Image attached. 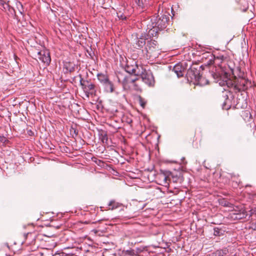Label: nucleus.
Here are the masks:
<instances>
[{
    "label": "nucleus",
    "instance_id": "31",
    "mask_svg": "<svg viewBox=\"0 0 256 256\" xmlns=\"http://www.w3.org/2000/svg\"><path fill=\"white\" fill-rule=\"evenodd\" d=\"M138 102H139V104L140 105V106H142L143 108H144L146 104V102L144 100V99L143 98L140 96L138 97Z\"/></svg>",
    "mask_w": 256,
    "mask_h": 256
},
{
    "label": "nucleus",
    "instance_id": "37",
    "mask_svg": "<svg viewBox=\"0 0 256 256\" xmlns=\"http://www.w3.org/2000/svg\"><path fill=\"white\" fill-rule=\"evenodd\" d=\"M126 254L130 256H133L136 255V252L134 250H128L126 251Z\"/></svg>",
    "mask_w": 256,
    "mask_h": 256
},
{
    "label": "nucleus",
    "instance_id": "26",
    "mask_svg": "<svg viewBox=\"0 0 256 256\" xmlns=\"http://www.w3.org/2000/svg\"><path fill=\"white\" fill-rule=\"evenodd\" d=\"M16 8L18 10V11L19 12L20 14L22 16H24V6H23V5L20 2H16Z\"/></svg>",
    "mask_w": 256,
    "mask_h": 256
},
{
    "label": "nucleus",
    "instance_id": "18",
    "mask_svg": "<svg viewBox=\"0 0 256 256\" xmlns=\"http://www.w3.org/2000/svg\"><path fill=\"white\" fill-rule=\"evenodd\" d=\"M214 56H215V62H216L218 60H220V62H222L228 58L227 54L224 52H218L216 54H214Z\"/></svg>",
    "mask_w": 256,
    "mask_h": 256
},
{
    "label": "nucleus",
    "instance_id": "12",
    "mask_svg": "<svg viewBox=\"0 0 256 256\" xmlns=\"http://www.w3.org/2000/svg\"><path fill=\"white\" fill-rule=\"evenodd\" d=\"M172 71L176 74L178 78L184 76L185 73V68L182 63L176 64L173 68Z\"/></svg>",
    "mask_w": 256,
    "mask_h": 256
},
{
    "label": "nucleus",
    "instance_id": "44",
    "mask_svg": "<svg viewBox=\"0 0 256 256\" xmlns=\"http://www.w3.org/2000/svg\"><path fill=\"white\" fill-rule=\"evenodd\" d=\"M103 207H100V208H101V210H102V208Z\"/></svg>",
    "mask_w": 256,
    "mask_h": 256
},
{
    "label": "nucleus",
    "instance_id": "6",
    "mask_svg": "<svg viewBox=\"0 0 256 256\" xmlns=\"http://www.w3.org/2000/svg\"><path fill=\"white\" fill-rule=\"evenodd\" d=\"M238 70L239 71V74H238V76H235L234 90L238 92L244 91L250 86V82L245 78L244 72H242L240 69Z\"/></svg>",
    "mask_w": 256,
    "mask_h": 256
},
{
    "label": "nucleus",
    "instance_id": "2",
    "mask_svg": "<svg viewBox=\"0 0 256 256\" xmlns=\"http://www.w3.org/2000/svg\"><path fill=\"white\" fill-rule=\"evenodd\" d=\"M204 70L203 66H199L198 64H192L189 68L186 74V78L188 82L190 84H194L196 82V80L201 74Z\"/></svg>",
    "mask_w": 256,
    "mask_h": 256
},
{
    "label": "nucleus",
    "instance_id": "41",
    "mask_svg": "<svg viewBox=\"0 0 256 256\" xmlns=\"http://www.w3.org/2000/svg\"><path fill=\"white\" fill-rule=\"evenodd\" d=\"M252 228L254 230H256V222L252 224Z\"/></svg>",
    "mask_w": 256,
    "mask_h": 256
},
{
    "label": "nucleus",
    "instance_id": "17",
    "mask_svg": "<svg viewBox=\"0 0 256 256\" xmlns=\"http://www.w3.org/2000/svg\"><path fill=\"white\" fill-rule=\"evenodd\" d=\"M202 73L198 78L196 80V82L194 84V85H199L200 86H204L208 84V80L206 78L202 76Z\"/></svg>",
    "mask_w": 256,
    "mask_h": 256
},
{
    "label": "nucleus",
    "instance_id": "36",
    "mask_svg": "<svg viewBox=\"0 0 256 256\" xmlns=\"http://www.w3.org/2000/svg\"><path fill=\"white\" fill-rule=\"evenodd\" d=\"M134 2L140 8H144V4L142 0H134Z\"/></svg>",
    "mask_w": 256,
    "mask_h": 256
},
{
    "label": "nucleus",
    "instance_id": "9",
    "mask_svg": "<svg viewBox=\"0 0 256 256\" xmlns=\"http://www.w3.org/2000/svg\"><path fill=\"white\" fill-rule=\"evenodd\" d=\"M81 250V247H66L57 254L59 256H78Z\"/></svg>",
    "mask_w": 256,
    "mask_h": 256
},
{
    "label": "nucleus",
    "instance_id": "32",
    "mask_svg": "<svg viewBox=\"0 0 256 256\" xmlns=\"http://www.w3.org/2000/svg\"><path fill=\"white\" fill-rule=\"evenodd\" d=\"M70 132L73 138L78 134V130L73 127H72L70 129Z\"/></svg>",
    "mask_w": 256,
    "mask_h": 256
},
{
    "label": "nucleus",
    "instance_id": "1",
    "mask_svg": "<svg viewBox=\"0 0 256 256\" xmlns=\"http://www.w3.org/2000/svg\"><path fill=\"white\" fill-rule=\"evenodd\" d=\"M209 74L213 77L214 80H217L218 81H220L219 84L221 86L226 84L229 88H233L234 89L235 83V76L233 79L229 78L228 74L220 70V72H209Z\"/></svg>",
    "mask_w": 256,
    "mask_h": 256
},
{
    "label": "nucleus",
    "instance_id": "16",
    "mask_svg": "<svg viewBox=\"0 0 256 256\" xmlns=\"http://www.w3.org/2000/svg\"><path fill=\"white\" fill-rule=\"evenodd\" d=\"M122 206V204L116 202L115 200H111L108 204L106 209L108 210H114Z\"/></svg>",
    "mask_w": 256,
    "mask_h": 256
},
{
    "label": "nucleus",
    "instance_id": "23",
    "mask_svg": "<svg viewBox=\"0 0 256 256\" xmlns=\"http://www.w3.org/2000/svg\"><path fill=\"white\" fill-rule=\"evenodd\" d=\"M98 79L102 84H103L108 80H109L107 75L103 74H97Z\"/></svg>",
    "mask_w": 256,
    "mask_h": 256
},
{
    "label": "nucleus",
    "instance_id": "30",
    "mask_svg": "<svg viewBox=\"0 0 256 256\" xmlns=\"http://www.w3.org/2000/svg\"><path fill=\"white\" fill-rule=\"evenodd\" d=\"M214 58L215 56H213V58L211 60V58H207L206 60H205L203 61V62L206 66H210L212 64H214Z\"/></svg>",
    "mask_w": 256,
    "mask_h": 256
},
{
    "label": "nucleus",
    "instance_id": "28",
    "mask_svg": "<svg viewBox=\"0 0 256 256\" xmlns=\"http://www.w3.org/2000/svg\"><path fill=\"white\" fill-rule=\"evenodd\" d=\"M132 89L137 92H142V89L136 81L132 83Z\"/></svg>",
    "mask_w": 256,
    "mask_h": 256
},
{
    "label": "nucleus",
    "instance_id": "15",
    "mask_svg": "<svg viewBox=\"0 0 256 256\" xmlns=\"http://www.w3.org/2000/svg\"><path fill=\"white\" fill-rule=\"evenodd\" d=\"M105 92H107L112 93L114 92V86L112 82L110 80H108L106 82L102 84Z\"/></svg>",
    "mask_w": 256,
    "mask_h": 256
},
{
    "label": "nucleus",
    "instance_id": "25",
    "mask_svg": "<svg viewBox=\"0 0 256 256\" xmlns=\"http://www.w3.org/2000/svg\"><path fill=\"white\" fill-rule=\"evenodd\" d=\"M228 252V249L226 248H225L222 250H217L214 252V256H224L226 255Z\"/></svg>",
    "mask_w": 256,
    "mask_h": 256
},
{
    "label": "nucleus",
    "instance_id": "13",
    "mask_svg": "<svg viewBox=\"0 0 256 256\" xmlns=\"http://www.w3.org/2000/svg\"><path fill=\"white\" fill-rule=\"evenodd\" d=\"M140 66L136 64L134 65H129L128 64L125 67V70L130 74H133L137 76V72L140 70Z\"/></svg>",
    "mask_w": 256,
    "mask_h": 256
},
{
    "label": "nucleus",
    "instance_id": "7",
    "mask_svg": "<svg viewBox=\"0 0 256 256\" xmlns=\"http://www.w3.org/2000/svg\"><path fill=\"white\" fill-rule=\"evenodd\" d=\"M141 70L137 72V76H140L142 82L148 86H153L154 84V76L150 70L144 69L142 66H140Z\"/></svg>",
    "mask_w": 256,
    "mask_h": 256
},
{
    "label": "nucleus",
    "instance_id": "24",
    "mask_svg": "<svg viewBox=\"0 0 256 256\" xmlns=\"http://www.w3.org/2000/svg\"><path fill=\"white\" fill-rule=\"evenodd\" d=\"M152 28H150L148 31V34L152 37L156 36L158 35V31L161 30H158L156 26H154L152 24Z\"/></svg>",
    "mask_w": 256,
    "mask_h": 256
},
{
    "label": "nucleus",
    "instance_id": "33",
    "mask_svg": "<svg viewBox=\"0 0 256 256\" xmlns=\"http://www.w3.org/2000/svg\"><path fill=\"white\" fill-rule=\"evenodd\" d=\"M220 204L224 206H227V207H231V206L232 205V204L228 202L227 200H222V201L220 202Z\"/></svg>",
    "mask_w": 256,
    "mask_h": 256
},
{
    "label": "nucleus",
    "instance_id": "35",
    "mask_svg": "<svg viewBox=\"0 0 256 256\" xmlns=\"http://www.w3.org/2000/svg\"><path fill=\"white\" fill-rule=\"evenodd\" d=\"M117 16L120 19L122 20H126L127 18L126 16L122 13L120 10L117 12Z\"/></svg>",
    "mask_w": 256,
    "mask_h": 256
},
{
    "label": "nucleus",
    "instance_id": "42",
    "mask_svg": "<svg viewBox=\"0 0 256 256\" xmlns=\"http://www.w3.org/2000/svg\"><path fill=\"white\" fill-rule=\"evenodd\" d=\"M222 62H220V60H218L216 62H214V64L218 65V66H220V64Z\"/></svg>",
    "mask_w": 256,
    "mask_h": 256
},
{
    "label": "nucleus",
    "instance_id": "3",
    "mask_svg": "<svg viewBox=\"0 0 256 256\" xmlns=\"http://www.w3.org/2000/svg\"><path fill=\"white\" fill-rule=\"evenodd\" d=\"M162 172L163 174L162 176V177L164 181V184L168 183V180L170 182L180 184L184 181V178L181 172H170L169 170H164Z\"/></svg>",
    "mask_w": 256,
    "mask_h": 256
},
{
    "label": "nucleus",
    "instance_id": "5",
    "mask_svg": "<svg viewBox=\"0 0 256 256\" xmlns=\"http://www.w3.org/2000/svg\"><path fill=\"white\" fill-rule=\"evenodd\" d=\"M146 54L150 58H158L160 54V48L157 41L151 40L148 41L146 46Z\"/></svg>",
    "mask_w": 256,
    "mask_h": 256
},
{
    "label": "nucleus",
    "instance_id": "19",
    "mask_svg": "<svg viewBox=\"0 0 256 256\" xmlns=\"http://www.w3.org/2000/svg\"><path fill=\"white\" fill-rule=\"evenodd\" d=\"M228 92H223L222 96L224 98V102H223L222 104V108L224 110H228L230 108V105L228 102L230 100H228Z\"/></svg>",
    "mask_w": 256,
    "mask_h": 256
},
{
    "label": "nucleus",
    "instance_id": "27",
    "mask_svg": "<svg viewBox=\"0 0 256 256\" xmlns=\"http://www.w3.org/2000/svg\"><path fill=\"white\" fill-rule=\"evenodd\" d=\"M247 212L244 210H242V212L236 214V218L238 220H242L246 218L247 216Z\"/></svg>",
    "mask_w": 256,
    "mask_h": 256
},
{
    "label": "nucleus",
    "instance_id": "11",
    "mask_svg": "<svg viewBox=\"0 0 256 256\" xmlns=\"http://www.w3.org/2000/svg\"><path fill=\"white\" fill-rule=\"evenodd\" d=\"M3 11L6 12L9 17L16 20L18 21L20 20L18 18V16L16 14L14 8L10 6L8 2L6 5H5V8Z\"/></svg>",
    "mask_w": 256,
    "mask_h": 256
},
{
    "label": "nucleus",
    "instance_id": "10",
    "mask_svg": "<svg viewBox=\"0 0 256 256\" xmlns=\"http://www.w3.org/2000/svg\"><path fill=\"white\" fill-rule=\"evenodd\" d=\"M38 58L46 66L50 63L51 58L48 50H42L38 52Z\"/></svg>",
    "mask_w": 256,
    "mask_h": 256
},
{
    "label": "nucleus",
    "instance_id": "4",
    "mask_svg": "<svg viewBox=\"0 0 256 256\" xmlns=\"http://www.w3.org/2000/svg\"><path fill=\"white\" fill-rule=\"evenodd\" d=\"M169 19L168 14L165 12L158 14L157 16H154L151 21L152 26H156L158 30H162L166 28Z\"/></svg>",
    "mask_w": 256,
    "mask_h": 256
},
{
    "label": "nucleus",
    "instance_id": "14",
    "mask_svg": "<svg viewBox=\"0 0 256 256\" xmlns=\"http://www.w3.org/2000/svg\"><path fill=\"white\" fill-rule=\"evenodd\" d=\"M138 78H132L131 76H125L122 82V85L124 88L126 89L130 87L129 84L134 82L138 80Z\"/></svg>",
    "mask_w": 256,
    "mask_h": 256
},
{
    "label": "nucleus",
    "instance_id": "39",
    "mask_svg": "<svg viewBox=\"0 0 256 256\" xmlns=\"http://www.w3.org/2000/svg\"><path fill=\"white\" fill-rule=\"evenodd\" d=\"M8 2H6L3 0H0V8L4 10L5 8V5H6Z\"/></svg>",
    "mask_w": 256,
    "mask_h": 256
},
{
    "label": "nucleus",
    "instance_id": "20",
    "mask_svg": "<svg viewBox=\"0 0 256 256\" xmlns=\"http://www.w3.org/2000/svg\"><path fill=\"white\" fill-rule=\"evenodd\" d=\"M146 38H144L142 36H141L140 37L136 38V44L138 48L140 49L143 48V46L146 44Z\"/></svg>",
    "mask_w": 256,
    "mask_h": 256
},
{
    "label": "nucleus",
    "instance_id": "40",
    "mask_svg": "<svg viewBox=\"0 0 256 256\" xmlns=\"http://www.w3.org/2000/svg\"><path fill=\"white\" fill-rule=\"evenodd\" d=\"M6 141V138L4 136H0V142L4 143Z\"/></svg>",
    "mask_w": 256,
    "mask_h": 256
},
{
    "label": "nucleus",
    "instance_id": "34",
    "mask_svg": "<svg viewBox=\"0 0 256 256\" xmlns=\"http://www.w3.org/2000/svg\"><path fill=\"white\" fill-rule=\"evenodd\" d=\"M86 52L88 55L89 56L90 58L92 60H94V53L92 51V48H90L89 50H86Z\"/></svg>",
    "mask_w": 256,
    "mask_h": 256
},
{
    "label": "nucleus",
    "instance_id": "8",
    "mask_svg": "<svg viewBox=\"0 0 256 256\" xmlns=\"http://www.w3.org/2000/svg\"><path fill=\"white\" fill-rule=\"evenodd\" d=\"M78 76L80 78V84L87 96L88 97L90 94H95L96 92V85L90 80H84L81 74H79Z\"/></svg>",
    "mask_w": 256,
    "mask_h": 256
},
{
    "label": "nucleus",
    "instance_id": "43",
    "mask_svg": "<svg viewBox=\"0 0 256 256\" xmlns=\"http://www.w3.org/2000/svg\"><path fill=\"white\" fill-rule=\"evenodd\" d=\"M56 228L57 229H58L60 228V226H56Z\"/></svg>",
    "mask_w": 256,
    "mask_h": 256
},
{
    "label": "nucleus",
    "instance_id": "22",
    "mask_svg": "<svg viewBox=\"0 0 256 256\" xmlns=\"http://www.w3.org/2000/svg\"><path fill=\"white\" fill-rule=\"evenodd\" d=\"M99 138L102 143L108 144V136L106 132L102 131L99 134Z\"/></svg>",
    "mask_w": 256,
    "mask_h": 256
},
{
    "label": "nucleus",
    "instance_id": "29",
    "mask_svg": "<svg viewBox=\"0 0 256 256\" xmlns=\"http://www.w3.org/2000/svg\"><path fill=\"white\" fill-rule=\"evenodd\" d=\"M214 56V54L210 52L204 53L202 55V62L205 60H206L207 58H211L212 60L213 58V56Z\"/></svg>",
    "mask_w": 256,
    "mask_h": 256
},
{
    "label": "nucleus",
    "instance_id": "21",
    "mask_svg": "<svg viewBox=\"0 0 256 256\" xmlns=\"http://www.w3.org/2000/svg\"><path fill=\"white\" fill-rule=\"evenodd\" d=\"M226 230L222 228L216 227L214 228V235L216 236H222L224 234Z\"/></svg>",
    "mask_w": 256,
    "mask_h": 256
},
{
    "label": "nucleus",
    "instance_id": "38",
    "mask_svg": "<svg viewBox=\"0 0 256 256\" xmlns=\"http://www.w3.org/2000/svg\"><path fill=\"white\" fill-rule=\"evenodd\" d=\"M254 214H256V206L255 207L252 208L249 211V217L252 216Z\"/></svg>",
    "mask_w": 256,
    "mask_h": 256
}]
</instances>
